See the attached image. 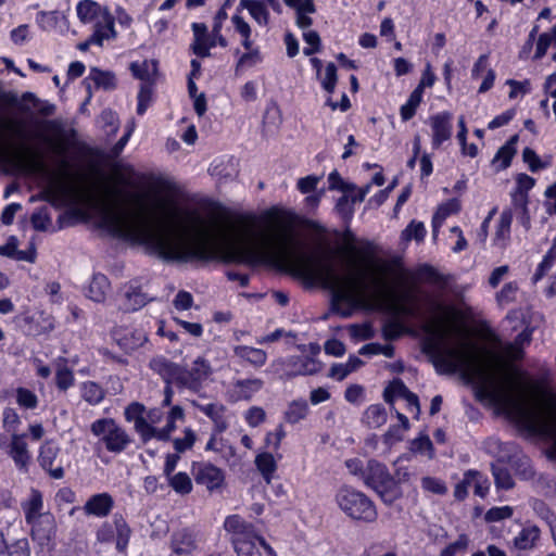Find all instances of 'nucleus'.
<instances>
[{
  "label": "nucleus",
  "instance_id": "nucleus-1",
  "mask_svg": "<svg viewBox=\"0 0 556 556\" xmlns=\"http://www.w3.org/2000/svg\"><path fill=\"white\" fill-rule=\"evenodd\" d=\"M191 226L192 236L170 198H147V249L166 262L267 265L298 278H444L426 264L406 273L401 258L381 257L374 243L351 230L337 248L319 240L306 250L287 230L260 229L252 215L211 224L195 216Z\"/></svg>",
  "mask_w": 556,
  "mask_h": 556
},
{
  "label": "nucleus",
  "instance_id": "nucleus-2",
  "mask_svg": "<svg viewBox=\"0 0 556 556\" xmlns=\"http://www.w3.org/2000/svg\"><path fill=\"white\" fill-rule=\"evenodd\" d=\"M305 290L328 291L332 311L350 317L356 308H394L401 301L396 280H301Z\"/></svg>",
  "mask_w": 556,
  "mask_h": 556
},
{
  "label": "nucleus",
  "instance_id": "nucleus-3",
  "mask_svg": "<svg viewBox=\"0 0 556 556\" xmlns=\"http://www.w3.org/2000/svg\"><path fill=\"white\" fill-rule=\"evenodd\" d=\"M224 528L232 534L235 551L239 556H260L256 543L268 553L273 552L266 541L256 534L254 527L239 515L228 516L224 522Z\"/></svg>",
  "mask_w": 556,
  "mask_h": 556
},
{
  "label": "nucleus",
  "instance_id": "nucleus-4",
  "mask_svg": "<svg viewBox=\"0 0 556 556\" xmlns=\"http://www.w3.org/2000/svg\"><path fill=\"white\" fill-rule=\"evenodd\" d=\"M334 501L341 511L353 520L371 523L378 518L374 502L365 493L351 486H341L336 493Z\"/></svg>",
  "mask_w": 556,
  "mask_h": 556
},
{
  "label": "nucleus",
  "instance_id": "nucleus-5",
  "mask_svg": "<svg viewBox=\"0 0 556 556\" xmlns=\"http://www.w3.org/2000/svg\"><path fill=\"white\" fill-rule=\"evenodd\" d=\"M363 482L366 486L372 489L387 505H392L402 496L401 486L389 472L387 466L376 459H369L366 463Z\"/></svg>",
  "mask_w": 556,
  "mask_h": 556
},
{
  "label": "nucleus",
  "instance_id": "nucleus-6",
  "mask_svg": "<svg viewBox=\"0 0 556 556\" xmlns=\"http://www.w3.org/2000/svg\"><path fill=\"white\" fill-rule=\"evenodd\" d=\"M90 430L105 448L114 454L123 453L131 444L130 434L113 418H101L91 424Z\"/></svg>",
  "mask_w": 556,
  "mask_h": 556
},
{
  "label": "nucleus",
  "instance_id": "nucleus-7",
  "mask_svg": "<svg viewBox=\"0 0 556 556\" xmlns=\"http://www.w3.org/2000/svg\"><path fill=\"white\" fill-rule=\"evenodd\" d=\"M78 18L85 23H92L94 30H101L109 35H116L114 29V17L109 9L101 7L92 0H83L77 4Z\"/></svg>",
  "mask_w": 556,
  "mask_h": 556
},
{
  "label": "nucleus",
  "instance_id": "nucleus-8",
  "mask_svg": "<svg viewBox=\"0 0 556 556\" xmlns=\"http://www.w3.org/2000/svg\"><path fill=\"white\" fill-rule=\"evenodd\" d=\"M485 451L497 458L498 462H510L513 457H517L516 464L523 467L521 475L525 479L533 476L530 460L527 456H518V446L513 442H502L498 439L490 438L484 442Z\"/></svg>",
  "mask_w": 556,
  "mask_h": 556
},
{
  "label": "nucleus",
  "instance_id": "nucleus-9",
  "mask_svg": "<svg viewBox=\"0 0 556 556\" xmlns=\"http://www.w3.org/2000/svg\"><path fill=\"white\" fill-rule=\"evenodd\" d=\"M231 23L233 25L235 30L241 37V43L248 52L243 53L237 62L236 72H239L241 68L245 66H253L261 60V54L258 49H253V40H252V28L250 24L243 18V16L239 14H233L231 16Z\"/></svg>",
  "mask_w": 556,
  "mask_h": 556
},
{
  "label": "nucleus",
  "instance_id": "nucleus-10",
  "mask_svg": "<svg viewBox=\"0 0 556 556\" xmlns=\"http://www.w3.org/2000/svg\"><path fill=\"white\" fill-rule=\"evenodd\" d=\"M30 527V536L41 547L51 549L53 547L54 538L56 534V522L54 516L50 514L35 519L27 523Z\"/></svg>",
  "mask_w": 556,
  "mask_h": 556
},
{
  "label": "nucleus",
  "instance_id": "nucleus-11",
  "mask_svg": "<svg viewBox=\"0 0 556 556\" xmlns=\"http://www.w3.org/2000/svg\"><path fill=\"white\" fill-rule=\"evenodd\" d=\"M264 387L260 378L238 379L233 381L228 390L227 396L230 402L251 401Z\"/></svg>",
  "mask_w": 556,
  "mask_h": 556
},
{
  "label": "nucleus",
  "instance_id": "nucleus-12",
  "mask_svg": "<svg viewBox=\"0 0 556 556\" xmlns=\"http://www.w3.org/2000/svg\"><path fill=\"white\" fill-rule=\"evenodd\" d=\"M150 368L161 376L166 384L176 383L178 387L184 388V367L180 365L163 356H157L151 359Z\"/></svg>",
  "mask_w": 556,
  "mask_h": 556
},
{
  "label": "nucleus",
  "instance_id": "nucleus-13",
  "mask_svg": "<svg viewBox=\"0 0 556 556\" xmlns=\"http://www.w3.org/2000/svg\"><path fill=\"white\" fill-rule=\"evenodd\" d=\"M212 374V367L208 361L199 356L192 363V367L187 370L184 368V388L191 391H199L203 381Z\"/></svg>",
  "mask_w": 556,
  "mask_h": 556
},
{
  "label": "nucleus",
  "instance_id": "nucleus-14",
  "mask_svg": "<svg viewBox=\"0 0 556 556\" xmlns=\"http://www.w3.org/2000/svg\"><path fill=\"white\" fill-rule=\"evenodd\" d=\"M429 124L432 130V147L438 149L444 141L452 137V114L450 112H442L432 115L429 118Z\"/></svg>",
  "mask_w": 556,
  "mask_h": 556
},
{
  "label": "nucleus",
  "instance_id": "nucleus-15",
  "mask_svg": "<svg viewBox=\"0 0 556 556\" xmlns=\"http://www.w3.org/2000/svg\"><path fill=\"white\" fill-rule=\"evenodd\" d=\"M194 480L208 491L219 489L224 482V475L219 468L212 464H200L193 467Z\"/></svg>",
  "mask_w": 556,
  "mask_h": 556
},
{
  "label": "nucleus",
  "instance_id": "nucleus-16",
  "mask_svg": "<svg viewBox=\"0 0 556 556\" xmlns=\"http://www.w3.org/2000/svg\"><path fill=\"white\" fill-rule=\"evenodd\" d=\"M59 452L60 448L55 443L51 441H46L40 447V453L38 457L40 466L45 470H47L53 479H62L64 477L63 467L53 466L59 455Z\"/></svg>",
  "mask_w": 556,
  "mask_h": 556
},
{
  "label": "nucleus",
  "instance_id": "nucleus-17",
  "mask_svg": "<svg viewBox=\"0 0 556 556\" xmlns=\"http://www.w3.org/2000/svg\"><path fill=\"white\" fill-rule=\"evenodd\" d=\"M169 547L176 556L190 555L197 547L195 536L188 529L175 531L172 534Z\"/></svg>",
  "mask_w": 556,
  "mask_h": 556
},
{
  "label": "nucleus",
  "instance_id": "nucleus-18",
  "mask_svg": "<svg viewBox=\"0 0 556 556\" xmlns=\"http://www.w3.org/2000/svg\"><path fill=\"white\" fill-rule=\"evenodd\" d=\"M113 506V497L104 492L90 496L84 505V511L88 516L102 518L111 513Z\"/></svg>",
  "mask_w": 556,
  "mask_h": 556
},
{
  "label": "nucleus",
  "instance_id": "nucleus-19",
  "mask_svg": "<svg viewBox=\"0 0 556 556\" xmlns=\"http://www.w3.org/2000/svg\"><path fill=\"white\" fill-rule=\"evenodd\" d=\"M17 163L26 170L33 173H43L47 170V165L41 154L28 147H21L15 152Z\"/></svg>",
  "mask_w": 556,
  "mask_h": 556
},
{
  "label": "nucleus",
  "instance_id": "nucleus-20",
  "mask_svg": "<svg viewBox=\"0 0 556 556\" xmlns=\"http://www.w3.org/2000/svg\"><path fill=\"white\" fill-rule=\"evenodd\" d=\"M242 10H247L253 21L260 25L266 27L269 23V11L264 1L261 0H240L237 7V13L240 14Z\"/></svg>",
  "mask_w": 556,
  "mask_h": 556
},
{
  "label": "nucleus",
  "instance_id": "nucleus-21",
  "mask_svg": "<svg viewBox=\"0 0 556 556\" xmlns=\"http://www.w3.org/2000/svg\"><path fill=\"white\" fill-rule=\"evenodd\" d=\"M119 295L123 299V305L126 311H138L152 300L139 287L129 283L123 287Z\"/></svg>",
  "mask_w": 556,
  "mask_h": 556
},
{
  "label": "nucleus",
  "instance_id": "nucleus-22",
  "mask_svg": "<svg viewBox=\"0 0 556 556\" xmlns=\"http://www.w3.org/2000/svg\"><path fill=\"white\" fill-rule=\"evenodd\" d=\"M21 507L23 509L26 523L41 518L46 514H50V511H43V497L41 492L37 489L30 490L27 500L22 502Z\"/></svg>",
  "mask_w": 556,
  "mask_h": 556
},
{
  "label": "nucleus",
  "instance_id": "nucleus-23",
  "mask_svg": "<svg viewBox=\"0 0 556 556\" xmlns=\"http://www.w3.org/2000/svg\"><path fill=\"white\" fill-rule=\"evenodd\" d=\"M198 407L213 421L215 431L217 433H222L227 430L229 421L226 416L227 408L225 405L219 403H210L205 405H199Z\"/></svg>",
  "mask_w": 556,
  "mask_h": 556
},
{
  "label": "nucleus",
  "instance_id": "nucleus-24",
  "mask_svg": "<svg viewBox=\"0 0 556 556\" xmlns=\"http://www.w3.org/2000/svg\"><path fill=\"white\" fill-rule=\"evenodd\" d=\"M129 70L135 78L143 81L142 85H153L157 75V62L155 60L132 62Z\"/></svg>",
  "mask_w": 556,
  "mask_h": 556
},
{
  "label": "nucleus",
  "instance_id": "nucleus-25",
  "mask_svg": "<svg viewBox=\"0 0 556 556\" xmlns=\"http://www.w3.org/2000/svg\"><path fill=\"white\" fill-rule=\"evenodd\" d=\"M9 454L20 469L27 468L30 455L24 435H12Z\"/></svg>",
  "mask_w": 556,
  "mask_h": 556
},
{
  "label": "nucleus",
  "instance_id": "nucleus-26",
  "mask_svg": "<svg viewBox=\"0 0 556 556\" xmlns=\"http://www.w3.org/2000/svg\"><path fill=\"white\" fill-rule=\"evenodd\" d=\"M289 365L292 366L293 369L287 374L288 377L314 375L317 374L321 367L319 362L308 356H293L289 359Z\"/></svg>",
  "mask_w": 556,
  "mask_h": 556
},
{
  "label": "nucleus",
  "instance_id": "nucleus-27",
  "mask_svg": "<svg viewBox=\"0 0 556 556\" xmlns=\"http://www.w3.org/2000/svg\"><path fill=\"white\" fill-rule=\"evenodd\" d=\"M26 323L28 324L27 333L30 336H40L54 329L53 317L43 312L27 317Z\"/></svg>",
  "mask_w": 556,
  "mask_h": 556
},
{
  "label": "nucleus",
  "instance_id": "nucleus-28",
  "mask_svg": "<svg viewBox=\"0 0 556 556\" xmlns=\"http://www.w3.org/2000/svg\"><path fill=\"white\" fill-rule=\"evenodd\" d=\"M144 406L138 402L129 404L124 412L125 419L134 424L135 431L141 435L149 429V421L143 416Z\"/></svg>",
  "mask_w": 556,
  "mask_h": 556
},
{
  "label": "nucleus",
  "instance_id": "nucleus-29",
  "mask_svg": "<svg viewBox=\"0 0 556 556\" xmlns=\"http://www.w3.org/2000/svg\"><path fill=\"white\" fill-rule=\"evenodd\" d=\"M237 357L248 362L255 368L264 366L267 362V354L264 350L248 345H237L233 348Z\"/></svg>",
  "mask_w": 556,
  "mask_h": 556
},
{
  "label": "nucleus",
  "instance_id": "nucleus-30",
  "mask_svg": "<svg viewBox=\"0 0 556 556\" xmlns=\"http://www.w3.org/2000/svg\"><path fill=\"white\" fill-rule=\"evenodd\" d=\"M462 208L460 201L458 199H450L448 201L440 204L432 217L433 235L437 236L439 228L443 222L453 214H457Z\"/></svg>",
  "mask_w": 556,
  "mask_h": 556
},
{
  "label": "nucleus",
  "instance_id": "nucleus-31",
  "mask_svg": "<svg viewBox=\"0 0 556 556\" xmlns=\"http://www.w3.org/2000/svg\"><path fill=\"white\" fill-rule=\"evenodd\" d=\"M517 141H518V136L514 135L513 137L509 138V140L504 146H502L497 150L495 156L492 160V163H493V165L496 166L497 170L505 169L510 165V162L517 152L516 147H515Z\"/></svg>",
  "mask_w": 556,
  "mask_h": 556
},
{
  "label": "nucleus",
  "instance_id": "nucleus-32",
  "mask_svg": "<svg viewBox=\"0 0 556 556\" xmlns=\"http://www.w3.org/2000/svg\"><path fill=\"white\" fill-rule=\"evenodd\" d=\"M541 531L536 526L523 528L514 539V547L518 551H530L536 545Z\"/></svg>",
  "mask_w": 556,
  "mask_h": 556
},
{
  "label": "nucleus",
  "instance_id": "nucleus-33",
  "mask_svg": "<svg viewBox=\"0 0 556 556\" xmlns=\"http://www.w3.org/2000/svg\"><path fill=\"white\" fill-rule=\"evenodd\" d=\"M535 180L527 174H520L517 177V189L511 194L513 203L516 208H525L528 203L527 192L534 186Z\"/></svg>",
  "mask_w": 556,
  "mask_h": 556
},
{
  "label": "nucleus",
  "instance_id": "nucleus-34",
  "mask_svg": "<svg viewBox=\"0 0 556 556\" xmlns=\"http://www.w3.org/2000/svg\"><path fill=\"white\" fill-rule=\"evenodd\" d=\"M147 334L140 329L126 330L121 337L117 338V342L122 349L126 352H131L142 346L147 341Z\"/></svg>",
  "mask_w": 556,
  "mask_h": 556
},
{
  "label": "nucleus",
  "instance_id": "nucleus-35",
  "mask_svg": "<svg viewBox=\"0 0 556 556\" xmlns=\"http://www.w3.org/2000/svg\"><path fill=\"white\" fill-rule=\"evenodd\" d=\"M387 419V410L381 404L370 405L364 413V422L371 429L381 427Z\"/></svg>",
  "mask_w": 556,
  "mask_h": 556
},
{
  "label": "nucleus",
  "instance_id": "nucleus-36",
  "mask_svg": "<svg viewBox=\"0 0 556 556\" xmlns=\"http://www.w3.org/2000/svg\"><path fill=\"white\" fill-rule=\"evenodd\" d=\"M255 465L266 482L269 483L277 469L274 456L270 453H262L255 457Z\"/></svg>",
  "mask_w": 556,
  "mask_h": 556
},
{
  "label": "nucleus",
  "instance_id": "nucleus-37",
  "mask_svg": "<svg viewBox=\"0 0 556 556\" xmlns=\"http://www.w3.org/2000/svg\"><path fill=\"white\" fill-rule=\"evenodd\" d=\"M114 525L116 530V548L123 553L127 548L131 530L122 516H114Z\"/></svg>",
  "mask_w": 556,
  "mask_h": 556
},
{
  "label": "nucleus",
  "instance_id": "nucleus-38",
  "mask_svg": "<svg viewBox=\"0 0 556 556\" xmlns=\"http://www.w3.org/2000/svg\"><path fill=\"white\" fill-rule=\"evenodd\" d=\"M307 412L308 405L306 401H293L292 403L289 404L285 413V419L289 424H296L306 417Z\"/></svg>",
  "mask_w": 556,
  "mask_h": 556
},
{
  "label": "nucleus",
  "instance_id": "nucleus-39",
  "mask_svg": "<svg viewBox=\"0 0 556 556\" xmlns=\"http://www.w3.org/2000/svg\"><path fill=\"white\" fill-rule=\"evenodd\" d=\"M104 390L93 381H87L81 384V396L91 405L99 404L104 399Z\"/></svg>",
  "mask_w": 556,
  "mask_h": 556
},
{
  "label": "nucleus",
  "instance_id": "nucleus-40",
  "mask_svg": "<svg viewBox=\"0 0 556 556\" xmlns=\"http://www.w3.org/2000/svg\"><path fill=\"white\" fill-rule=\"evenodd\" d=\"M110 290V280H90L85 288L86 296L94 302H102Z\"/></svg>",
  "mask_w": 556,
  "mask_h": 556
},
{
  "label": "nucleus",
  "instance_id": "nucleus-41",
  "mask_svg": "<svg viewBox=\"0 0 556 556\" xmlns=\"http://www.w3.org/2000/svg\"><path fill=\"white\" fill-rule=\"evenodd\" d=\"M167 479L169 486L178 494L186 495L192 491V481L186 472H177Z\"/></svg>",
  "mask_w": 556,
  "mask_h": 556
},
{
  "label": "nucleus",
  "instance_id": "nucleus-42",
  "mask_svg": "<svg viewBox=\"0 0 556 556\" xmlns=\"http://www.w3.org/2000/svg\"><path fill=\"white\" fill-rule=\"evenodd\" d=\"M556 266V241L540 263L534 278H542L543 276H556L553 268Z\"/></svg>",
  "mask_w": 556,
  "mask_h": 556
},
{
  "label": "nucleus",
  "instance_id": "nucleus-43",
  "mask_svg": "<svg viewBox=\"0 0 556 556\" xmlns=\"http://www.w3.org/2000/svg\"><path fill=\"white\" fill-rule=\"evenodd\" d=\"M88 79L92 80L97 87L105 90L115 88V76L111 72H103L98 68H92Z\"/></svg>",
  "mask_w": 556,
  "mask_h": 556
},
{
  "label": "nucleus",
  "instance_id": "nucleus-44",
  "mask_svg": "<svg viewBox=\"0 0 556 556\" xmlns=\"http://www.w3.org/2000/svg\"><path fill=\"white\" fill-rule=\"evenodd\" d=\"M410 393L408 388L400 379L394 380L383 392V399L387 403L393 404L394 397L405 399Z\"/></svg>",
  "mask_w": 556,
  "mask_h": 556
},
{
  "label": "nucleus",
  "instance_id": "nucleus-45",
  "mask_svg": "<svg viewBox=\"0 0 556 556\" xmlns=\"http://www.w3.org/2000/svg\"><path fill=\"white\" fill-rule=\"evenodd\" d=\"M421 100L422 94H420V91L414 89L407 102L401 106V117L403 121H409L413 118Z\"/></svg>",
  "mask_w": 556,
  "mask_h": 556
},
{
  "label": "nucleus",
  "instance_id": "nucleus-46",
  "mask_svg": "<svg viewBox=\"0 0 556 556\" xmlns=\"http://www.w3.org/2000/svg\"><path fill=\"white\" fill-rule=\"evenodd\" d=\"M492 473L497 489L509 490L514 486V480L506 468L493 464Z\"/></svg>",
  "mask_w": 556,
  "mask_h": 556
},
{
  "label": "nucleus",
  "instance_id": "nucleus-47",
  "mask_svg": "<svg viewBox=\"0 0 556 556\" xmlns=\"http://www.w3.org/2000/svg\"><path fill=\"white\" fill-rule=\"evenodd\" d=\"M426 235L425 226L421 222L412 220L409 225L402 231V238L406 241L416 240L422 241Z\"/></svg>",
  "mask_w": 556,
  "mask_h": 556
},
{
  "label": "nucleus",
  "instance_id": "nucleus-48",
  "mask_svg": "<svg viewBox=\"0 0 556 556\" xmlns=\"http://www.w3.org/2000/svg\"><path fill=\"white\" fill-rule=\"evenodd\" d=\"M410 450L414 453L427 455L429 458L433 457V444L428 435H420L410 442Z\"/></svg>",
  "mask_w": 556,
  "mask_h": 556
},
{
  "label": "nucleus",
  "instance_id": "nucleus-49",
  "mask_svg": "<svg viewBox=\"0 0 556 556\" xmlns=\"http://www.w3.org/2000/svg\"><path fill=\"white\" fill-rule=\"evenodd\" d=\"M359 354L362 355H378L383 354L391 358L394 355V348L390 344L381 345L378 343H368L361 348Z\"/></svg>",
  "mask_w": 556,
  "mask_h": 556
},
{
  "label": "nucleus",
  "instance_id": "nucleus-50",
  "mask_svg": "<svg viewBox=\"0 0 556 556\" xmlns=\"http://www.w3.org/2000/svg\"><path fill=\"white\" fill-rule=\"evenodd\" d=\"M16 402L24 408L33 409L37 406L38 399L33 391L25 388H18L16 390Z\"/></svg>",
  "mask_w": 556,
  "mask_h": 556
},
{
  "label": "nucleus",
  "instance_id": "nucleus-51",
  "mask_svg": "<svg viewBox=\"0 0 556 556\" xmlns=\"http://www.w3.org/2000/svg\"><path fill=\"white\" fill-rule=\"evenodd\" d=\"M303 39L308 45V47H305L303 50V53L305 55H312V54L320 51L321 40H320V36L317 31H315V30L304 31Z\"/></svg>",
  "mask_w": 556,
  "mask_h": 556
},
{
  "label": "nucleus",
  "instance_id": "nucleus-52",
  "mask_svg": "<svg viewBox=\"0 0 556 556\" xmlns=\"http://www.w3.org/2000/svg\"><path fill=\"white\" fill-rule=\"evenodd\" d=\"M476 471L475 470H468L464 475V479L458 482L454 490V496L455 498L462 501L464 500L468 494L469 486L472 485V482L475 480Z\"/></svg>",
  "mask_w": 556,
  "mask_h": 556
},
{
  "label": "nucleus",
  "instance_id": "nucleus-53",
  "mask_svg": "<svg viewBox=\"0 0 556 556\" xmlns=\"http://www.w3.org/2000/svg\"><path fill=\"white\" fill-rule=\"evenodd\" d=\"M215 46V41L211 40L208 36L202 38H194L191 49L194 54L200 58H207L211 55L210 49Z\"/></svg>",
  "mask_w": 556,
  "mask_h": 556
},
{
  "label": "nucleus",
  "instance_id": "nucleus-54",
  "mask_svg": "<svg viewBox=\"0 0 556 556\" xmlns=\"http://www.w3.org/2000/svg\"><path fill=\"white\" fill-rule=\"evenodd\" d=\"M74 382L72 370L67 366H59L55 374V383L60 390H67Z\"/></svg>",
  "mask_w": 556,
  "mask_h": 556
},
{
  "label": "nucleus",
  "instance_id": "nucleus-55",
  "mask_svg": "<svg viewBox=\"0 0 556 556\" xmlns=\"http://www.w3.org/2000/svg\"><path fill=\"white\" fill-rule=\"evenodd\" d=\"M195 433L190 429H185V437L184 438H177L173 441L174 448L177 453H184L187 450H190L194 442H195Z\"/></svg>",
  "mask_w": 556,
  "mask_h": 556
},
{
  "label": "nucleus",
  "instance_id": "nucleus-56",
  "mask_svg": "<svg viewBox=\"0 0 556 556\" xmlns=\"http://www.w3.org/2000/svg\"><path fill=\"white\" fill-rule=\"evenodd\" d=\"M382 332L386 340H395L405 332V327L401 321L393 319L384 324Z\"/></svg>",
  "mask_w": 556,
  "mask_h": 556
},
{
  "label": "nucleus",
  "instance_id": "nucleus-57",
  "mask_svg": "<svg viewBox=\"0 0 556 556\" xmlns=\"http://www.w3.org/2000/svg\"><path fill=\"white\" fill-rule=\"evenodd\" d=\"M337 80V67L333 63H328L325 68V77L321 79L323 88L327 92L332 93L334 91Z\"/></svg>",
  "mask_w": 556,
  "mask_h": 556
},
{
  "label": "nucleus",
  "instance_id": "nucleus-58",
  "mask_svg": "<svg viewBox=\"0 0 556 556\" xmlns=\"http://www.w3.org/2000/svg\"><path fill=\"white\" fill-rule=\"evenodd\" d=\"M514 509L510 506L493 507L485 514V520L488 522H496L504 519H508L513 516Z\"/></svg>",
  "mask_w": 556,
  "mask_h": 556
},
{
  "label": "nucleus",
  "instance_id": "nucleus-59",
  "mask_svg": "<svg viewBox=\"0 0 556 556\" xmlns=\"http://www.w3.org/2000/svg\"><path fill=\"white\" fill-rule=\"evenodd\" d=\"M116 35H109L106 33H102L101 30H94L93 34L89 37V39L79 42L77 48L80 51H87L91 45H97L101 47L103 41L106 39L114 38Z\"/></svg>",
  "mask_w": 556,
  "mask_h": 556
},
{
  "label": "nucleus",
  "instance_id": "nucleus-60",
  "mask_svg": "<svg viewBox=\"0 0 556 556\" xmlns=\"http://www.w3.org/2000/svg\"><path fill=\"white\" fill-rule=\"evenodd\" d=\"M421 486L425 491L434 493V494H445L447 492V488L444 482L440 479L433 477H424L421 479Z\"/></svg>",
  "mask_w": 556,
  "mask_h": 556
},
{
  "label": "nucleus",
  "instance_id": "nucleus-61",
  "mask_svg": "<svg viewBox=\"0 0 556 556\" xmlns=\"http://www.w3.org/2000/svg\"><path fill=\"white\" fill-rule=\"evenodd\" d=\"M522 160L528 164L531 172H536L546 167V164L541 161L534 150L526 148L522 151Z\"/></svg>",
  "mask_w": 556,
  "mask_h": 556
},
{
  "label": "nucleus",
  "instance_id": "nucleus-62",
  "mask_svg": "<svg viewBox=\"0 0 556 556\" xmlns=\"http://www.w3.org/2000/svg\"><path fill=\"white\" fill-rule=\"evenodd\" d=\"M517 291L518 287L515 282L506 283L496 295L498 304L505 305L513 302L516 299Z\"/></svg>",
  "mask_w": 556,
  "mask_h": 556
},
{
  "label": "nucleus",
  "instance_id": "nucleus-63",
  "mask_svg": "<svg viewBox=\"0 0 556 556\" xmlns=\"http://www.w3.org/2000/svg\"><path fill=\"white\" fill-rule=\"evenodd\" d=\"M266 413L260 406H252L245 413V420L251 427H257L265 421Z\"/></svg>",
  "mask_w": 556,
  "mask_h": 556
},
{
  "label": "nucleus",
  "instance_id": "nucleus-64",
  "mask_svg": "<svg viewBox=\"0 0 556 556\" xmlns=\"http://www.w3.org/2000/svg\"><path fill=\"white\" fill-rule=\"evenodd\" d=\"M9 556H30L27 539H20L7 548Z\"/></svg>",
  "mask_w": 556,
  "mask_h": 556
}]
</instances>
